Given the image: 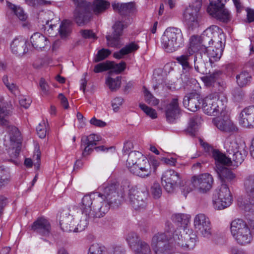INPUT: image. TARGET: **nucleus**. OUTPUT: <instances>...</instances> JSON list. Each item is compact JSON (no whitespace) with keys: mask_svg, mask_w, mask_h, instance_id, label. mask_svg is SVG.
I'll use <instances>...</instances> for the list:
<instances>
[{"mask_svg":"<svg viewBox=\"0 0 254 254\" xmlns=\"http://www.w3.org/2000/svg\"><path fill=\"white\" fill-rule=\"evenodd\" d=\"M127 201L135 210L144 208L146 206V194L135 189L129 190Z\"/></svg>","mask_w":254,"mask_h":254,"instance_id":"obj_14","label":"nucleus"},{"mask_svg":"<svg viewBox=\"0 0 254 254\" xmlns=\"http://www.w3.org/2000/svg\"><path fill=\"white\" fill-rule=\"evenodd\" d=\"M193 62L195 70L197 72L204 74L206 71V69L205 68L204 62L202 60L197 61V57L195 56L193 57Z\"/></svg>","mask_w":254,"mask_h":254,"instance_id":"obj_57","label":"nucleus"},{"mask_svg":"<svg viewBox=\"0 0 254 254\" xmlns=\"http://www.w3.org/2000/svg\"><path fill=\"white\" fill-rule=\"evenodd\" d=\"M144 93L145 101L148 104L152 106H155L158 104L159 100L154 97L146 88H144Z\"/></svg>","mask_w":254,"mask_h":254,"instance_id":"obj_54","label":"nucleus"},{"mask_svg":"<svg viewBox=\"0 0 254 254\" xmlns=\"http://www.w3.org/2000/svg\"><path fill=\"white\" fill-rule=\"evenodd\" d=\"M80 33L82 37L84 38L91 39H97V37L95 33L91 30H83L81 31Z\"/></svg>","mask_w":254,"mask_h":254,"instance_id":"obj_64","label":"nucleus"},{"mask_svg":"<svg viewBox=\"0 0 254 254\" xmlns=\"http://www.w3.org/2000/svg\"><path fill=\"white\" fill-rule=\"evenodd\" d=\"M2 80L3 84L8 89V90L11 93L15 94L16 92L18 91L17 86L13 82H12L11 80H9L8 77L7 75H4L2 77Z\"/></svg>","mask_w":254,"mask_h":254,"instance_id":"obj_51","label":"nucleus"},{"mask_svg":"<svg viewBox=\"0 0 254 254\" xmlns=\"http://www.w3.org/2000/svg\"><path fill=\"white\" fill-rule=\"evenodd\" d=\"M106 84L112 91H116L121 87V77L117 76L116 78L108 77L106 79Z\"/></svg>","mask_w":254,"mask_h":254,"instance_id":"obj_38","label":"nucleus"},{"mask_svg":"<svg viewBox=\"0 0 254 254\" xmlns=\"http://www.w3.org/2000/svg\"><path fill=\"white\" fill-rule=\"evenodd\" d=\"M204 50L208 53V57L211 62L218 61L220 59L222 55L223 48L210 46L207 48L204 47Z\"/></svg>","mask_w":254,"mask_h":254,"instance_id":"obj_31","label":"nucleus"},{"mask_svg":"<svg viewBox=\"0 0 254 254\" xmlns=\"http://www.w3.org/2000/svg\"><path fill=\"white\" fill-rule=\"evenodd\" d=\"M88 254H106V249L100 244H93L90 246Z\"/></svg>","mask_w":254,"mask_h":254,"instance_id":"obj_50","label":"nucleus"},{"mask_svg":"<svg viewBox=\"0 0 254 254\" xmlns=\"http://www.w3.org/2000/svg\"><path fill=\"white\" fill-rule=\"evenodd\" d=\"M227 100L221 95L219 97L210 95L206 97L202 102V109L204 112L210 116H217L225 114Z\"/></svg>","mask_w":254,"mask_h":254,"instance_id":"obj_7","label":"nucleus"},{"mask_svg":"<svg viewBox=\"0 0 254 254\" xmlns=\"http://www.w3.org/2000/svg\"><path fill=\"white\" fill-rule=\"evenodd\" d=\"M10 180L9 170L7 168L0 166V188L7 185Z\"/></svg>","mask_w":254,"mask_h":254,"instance_id":"obj_36","label":"nucleus"},{"mask_svg":"<svg viewBox=\"0 0 254 254\" xmlns=\"http://www.w3.org/2000/svg\"><path fill=\"white\" fill-rule=\"evenodd\" d=\"M110 64L109 63L108 61L105 63H102L97 64L94 67V71L95 73H99L103 71L107 70L109 69Z\"/></svg>","mask_w":254,"mask_h":254,"instance_id":"obj_60","label":"nucleus"},{"mask_svg":"<svg viewBox=\"0 0 254 254\" xmlns=\"http://www.w3.org/2000/svg\"><path fill=\"white\" fill-rule=\"evenodd\" d=\"M121 36L114 35L113 33V36L107 35L106 38L107 41V45L109 47L113 48H120L121 45Z\"/></svg>","mask_w":254,"mask_h":254,"instance_id":"obj_46","label":"nucleus"},{"mask_svg":"<svg viewBox=\"0 0 254 254\" xmlns=\"http://www.w3.org/2000/svg\"><path fill=\"white\" fill-rule=\"evenodd\" d=\"M201 6V0H195L187 7L183 13V20L190 29H193L199 25L198 12Z\"/></svg>","mask_w":254,"mask_h":254,"instance_id":"obj_10","label":"nucleus"},{"mask_svg":"<svg viewBox=\"0 0 254 254\" xmlns=\"http://www.w3.org/2000/svg\"><path fill=\"white\" fill-rule=\"evenodd\" d=\"M7 132L9 133L10 140L13 142H16L20 140V133L18 128L13 126H6Z\"/></svg>","mask_w":254,"mask_h":254,"instance_id":"obj_47","label":"nucleus"},{"mask_svg":"<svg viewBox=\"0 0 254 254\" xmlns=\"http://www.w3.org/2000/svg\"><path fill=\"white\" fill-rule=\"evenodd\" d=\"M7 6L12 10L20 20H26L27 18V16L21 7L16 6L10 2L7 3Z\"/></svg>","mask_w":254,"mask_h":254,"instance_id":"obj_45","label":"nucleus"},{"mask_svg":"<svg viewBox=\"0 0 254 254\" xmlns=\"http://www.w3.org/2000/svg\"><path fill=\"white\" fill-rule=\"evenodd\" d=\"M159 165V162L154 157H150L149 159H144L135 168H132L133 174L141 178L150 176L152 172H155Z\"/></svg>","mask_w":254,"mask_h":254,"instance_id":"obj_11","label":"nucleus"},{"mask_svg":"<svg viewBox=\"0 0 254 254\" xmlns=\"http://www.w3.org/2000/svg\"><path fill=\"white\" fill-rule=\"evenodd\" d=\"M112 7L115 11L123 16H126L133 12L135 9V5L133 2L125 3H113Z\"/></svg>","mask_w":254,"mask_h":254,"instance_id":"obj_26","label":"nucleus"},{"mask_svg":"<svg viewBox=\"0 0 254 254\" xmlns=\"http://www.w3.org/2000/svg\"><path fill=\"white\" fill-rule=\"evenodd\" d=\"M216 167L217 169L218 173L221 179L222 184H225L226 182H231L235 179L236 177L232 171L225 167L227 164L215 161Z\"/></svg>","mask_w":254,"mask_h":254,"instance_id":"obj_23","label":"nucleus"},{"mask_svg":"<svg viewBox=\"0 0 254 254\" xmlns=\"http://www.w3.org/2000/svg\"><path fill=\"white\" fill-rule=\"evenodd\" d=\"M111 54L109 49L103 48L98 51L94 59L95 62H99L107 58Z\"/></svg>","mask_w":254,"mask_h":254,"instance_id":"obj_55","label":"nucleus"},{"mask_svg":"<svg viewBox=\"0 0 254 254\" xmlns=\"http://www.w3.org/2000/svg\"><path fill=\"white\" fill-rule=\"evenodd\" d=\"M91 5L84 7L75 8L73 11V18L78 25L81 26L87 23L91 18Z\"/></svg>","mask_w":254,"mask_h":254,"instance_id":"obj_19","label":"nucleus"},{"mask_svg":"<svg viewBox=\"0 0 254 254\" xmlns=\"http://www.w3.org/2000/svg\"><path fill=\"white\" fill-rule=\"evenodd\" d=\"M180 113L177 98H173L165 108V115L167 121L172 122Z\"/></svg>","mask_w":254,"mask_h":254,"instance_id":"obj_22","label":"nucleus"},{"mask_svg":"<svg viewBox=\"0 0 254 254\" xmlns=\"http://www.w3.org/2000/svg\"><path fill=\"white\" fill-rule=\"evenodd\" d=\"M71 31V21L68 20H64L59 28V33L62 38H65Z\"/></svg>","mask_w":254,"mask_h":254,"instance_id":"obj_43","label":"nucleus"},{"mask_svg":"<svg viewBox=\"0 0 254 254\" xmlns=\"http://www.w3.org/2000/svg\"><path fill=\"white\" fill-rule=\"evenodd\" d=\"M109 69H111L110 72H115L120 73L123 71L126 67V64L125 62H121L119 64H116L114 62H109Z\"/></svg>","mask_w":254,"mask_h":254,"instance_id":"obj_49","label":"nucleus"},{"mask_svg":"<svg viewBox=\"0 0 254 254\" xmlns=\"http://www.w3.org/2000/svg\"><path fill=\"white\" fill-rule=\"evenodd\" d=\"M201 119L198 115L194 116L190 119L188 131L191 135H195L198 126L200 124Z\"/></svg>","mask_w":254,"mask_h":254,"instance_id":"obj_34","label":"nucleus"},{"mask_svg":"<svg viewBox=\"0 0 254 254\" xmlns=\"http://www.w3.org/2000/svg\"><path fill=\"white\" fill-rule=\"evenodd\" d=\"M31 229L37 234L48 237L51 233L50 223L46 219L41 217L37 219L32 225Z\"/></svg>","mask_w":254,"mask_h":254,"instance_id":"obj_18","label":"nucleus"},{"mask_svg":"<svg viewBox=\"0 0 254 254\" xmlns=\"http://www.w3.org/2000/svg\"><path fill=\"white\" fill-rule=\"evenodd\" d=\"M139 107L147 116L149 117L152 119L157 118V114L155 110L147 106L144 104H140Z\"/></svg>","mask_w":254,"mask_h":254,"instance_id":"obj_52","label":"nucleus"},{"mask_svg":"<svg viewBox=\"0 0 254 254\" xmlns=\"http://www.w3.org/2000/svg\"><path fill=\"white\" fill-rule=\"evenodd\" d=\"M232 200V197L227 185L222 184L213 195V207L216 210L223 209L231 205Z\"/></svg>","mask_w":254,"mask_h":254,"instance_id":"obj_9","label":"nucleus"},{"mask_svg":"<svg viewBox=\"0 0 254 254\" xmlns=\"http://www.w3.org/2000/svg\"><path fill=\"white\" fill-rule=\"evenodd\" d=\"M146 157L139 151H131L129 153L128 158L127 160V166L130 172L132 168H135Z\"/></svg>","mask_w":254,"mask_h":254,"instance_id":"obj_25","label":"nucleus"},{"mask_svg":"<svg viewBox=\"0 0 254 254\" xmlns=\"http://www.w3.org/2000/svg\"><path fill=\"white\" fill-rule=\"evenodd\" d=\"M124 99L120 97H116L112 101V106L114 111H118L119 107L122 105Z\"/></svg>","mask_w":254,"mask_h":254,"instance_id":"obj_63","label":"nucleus"},{"mask_svg":"<svg viewBox=\"0 0 254 254\" xmlns=\"http://www.w3.org/2000/svg\"><path fill=\"white\" fill-rule=\"evenodd\" d=\"M201 40L202 45L205 48L211 46V45H214L215 47L223 48L224 35L219 27L211 25L203 31Z\"/></svg>","mask_w":254,"mask_h":254,"instance_id":"obj_8","label":"nucleus"},{"mask_svg":"<svg viewBox=\"0 0 254 254\" xmlns=\"http://www.w3.org/2000/svg\"><path fill=\"white\" fill-rule=\"evenodd\" d=\"M224 148L226 150L228 156L217 150H213L212 155L215 161L227 164V166L232 165L233 161L235 163V165L241 164L248 154L244 143L233 142L230 139H226L225 141Z\"/></svg>","mask_w":254,"mask_h":254,"instance_id":"obj_3","label":"nucleus"},{"mask_svg":"<svg viewBox=\"0 0 254 254\" xmlns=\"http://www.w3.org/2000/svg\"><path fill=\"white\" fill-rule=\"evenodd\" d=\"M193 223L195 229L204 237L209 238L211 236V222L204 214H197L194 218Z\"/></svg>","mask_w":254,"mask_h":254,"instance_id":"obj_13","label":"nucleus"},{"mask_svg":"<svg viewBox=\"0 0 254 254\" xmlns=\"http://www.w3.org/2000/svg\"><path fill=\"white\" fill-rule=\"evenodd\" d=\"M179 174L173 170L166 171L162 175V182H165L164 184L165 190L168 192H172L178 185L180 181Z\"/></svg>","mask_w":254,"mask_h":254,"instance_id":"obj_15","label":"nucleus"},{"mask_svg":"<svg viewBox=\"0 0 254 254\" xmlns=\"http://www.w3.org/2000/svg\"><path fill=\"white\" fill-rule=\"evenodd\" d=\"M244 188L248 197L254 198V175L247 176L245 179Z\"/></svg>","mask_w":254,"mask_h":254,"instance_id":"obj_32","label":"nucleus"},{"mask_svg":"<svg viewBox=\"0 0 254 254\" xmlns=\"http://www.w3.org/2000/svg\"><path fill=\"white\" fill-rule=\"evenodd\" d=\"M236 78L238 85L241 87H243L251 82L252 76L248 72L243 71L237 74Z\"/></svg>","mask_w":254,"mask_h":254,"instance_id":"obj_33","label":"nucleus"},{"mask_svg":"<svg viewBox=\"0 0 254 254\" xmlns=\"http://www.w3.org/2000/svg\"><path fill=\"white\" fill-rule=\"evenodd\" d=\"M131 22L130 18L128 17L125 18V20L118 21L113 26L114 35L121 36L123 34V30L126 28Z\"/></svg>","mask_w":254,"mask_h":254,"instance_id":"obj_30","label":"nucleus"},{"mask_svg":"<svg viewBox=\"0 0 254 254\" xmlns=\"http://www.w3.org/2000/svg\"><path fill=\"white\" fill-rule=\"evenodd\" d=\"M47 126L44 121L41 122L36 127L38 135L41 138L45 137L47 134Z\"/></svg>","mask_w":254,"mask_h":254,"instance_id":"obj_56","label":"nucleus"},{"mask_svg":"<svg viewBox=\"0 0 254 254\" xmlns=\"http://www.w3.org/2000/svg\"><path fill=\"white\" fill-rule=\"evenodd\" d=\"M161 42L166 52L176 51L184 45V39L181 30L176 27L167 28L162 36Z\"/></svg>","mask_w":254,"mask_h":254,"instance_id":"obj_5","label":"nucleus"},{"mask_svg":"<svg viewBox=\"0 0 254 254\" xmlns=\"http://www.w3.org/2000/svg\"><path fill=\"white\" fill-rule=\"evenodd\" d=\"M126 241L130 248L134 249L138 244L139 241H142L136 233L131 232L128 233L126 236Z\"/></svg>","mask_w":254,"mask_h":254,"instance_id":"obj_44","label":"nucleus"},{"mask_svg":"<svg viewBox=\"0 0 254 254\" xmlns=\"http://www.w3.org/2000/svg\"><path fill=\"white\" fill-rule=\"evenodd\" d=\"M128 188L129 183L127 182H123L121 185L112 184L104 188L103 193L96 192L84 195L79 205L82 214L81 220L79 222L75 221L68 210H64L59 219L61 229L67 232L83 231L90 220L103 217L110 207L118 206L120 198L124 197Z\"/></svg>","mask_w":254,"mask_h":254,"instance_id":"obj_1","label":"nucleus"},{"mask_svg":"<svg viewBox=\"0 0 254 254\" xmlns=\"http://www.w3.org/2000/svg\"><path fill=\"white\" fill-rule=\"evenodd\" d=\"M57 27V24H55L52 20H51L46 21V24L43 25L42 29H44L45 33L52 35L53 31Z\"/></svg>","mask_w":254,"mask_h":254,"instance_id":"obj_58","label":"nucleus"},{"mask_svg":"<svg viewBox=\"0 0 254 254\" xmlns=\"http://www.w3.org/2000/svg\"><path fill=\"white\" fill-rule=\"evenodd\" d=\"M139 48L138 45L134 42H131L122 48L119 52L114 53V57L118 59H121L126 55L136 51Z\"/></svg>","mask_w":254,"mask_h":254,"instance_id":"obj_28","label":"nucleus"},{"mask_svg":"<svg viewBox=\"0 0 254 254\" xmlns=\"http://www.w3.org/2000/svg\"><path fill=\"white\" fill-rule=\"evenodd\" d=\"M232 95L234 101L235 102H240L244 99L245 94L242 89L237 88L233 90Z\"/></svg>","mask_w":254,"mask_h":254,"instance_id":"obj_59","label":"nucleus"},{"mask_svg":"<svg viewBox=\"0 0 254 254\" xmlns=\"http://www.w3.org/2000/svg\"><path fill=\"white\" fill-rule=\"evenodd\" d=\"M203 48L204 49V46L202 44L201 36L200 37L195 35L192 36L190 39V46L188 52L192 53V55H194L195 53L202 50Z\"/></svg>","mask_w":254,"mask_h":254,"instance_id":"obj_27","label":"nucleus"},{"mask_svg":"<svg viewBox=\"0 0 254 254\" xmlns=\"http://www.w3.org/2000/svg\"><path fill=\"white\" fill-rule=\"evenodd\" d=\"M223 74L221 71H216L204 77V82L207 86H212L221 78Z\"/></svg>","mask_w":254,"mask_h":254,"instance_id":"obj_41","label":"nucleus"},{"mask_svg":"<svg viewBox=\"0 0 254 254\" xmlns=\"http://www.w3.org/2000/svg\"><path fill=\"white\" fill-rule=\"evenodd\" d=\"M200 104L199 95L196 93H191L184 98V106L192 112L197 111L199 108Z\"/></svg>","mask_w":254,"mask_h":254,"instance_id":"obj_21","label":"nucleus"},{"mask_svg":"<svg viewBox=\"0 0 254 254\" xmlns=\"http://www.w3.org/2000/svg\"><path fill=\"white\" fill-rule=\"evenodd\" d=\"M172 220L179 226L185 227L190 222V217L186 214H176L172 216Z\"/></svg>","mask_w":254,"mask_h":254,"instance_id":"obj_37","label":"nucleus"},{"mask_svg":"<svg viewBox=\"0 0 254 254\" xmlns=\"http://www.w3.org/2000/svg\"><path fill=\"white\" fill-rule=\"evenodd\" d=\"M100 136L95 134H91L89 136H83L81 140V147L85 145L86 144L91 145L92 147H94L97 144V142L99 141Z\"/></svg>","mask_w":254,"mask_h":254,"instance_id":"obj_42","label":"nucleus"},{"mask_svg":"<svg viewBox=\"0 0 254 254\" xmlns=\"http://www.w3.org/2000/svg\"><path fill=\"white\" fill-rule=\"evenodd\" d=\"M195 56V55H192V53L187 52L186 53L177 57L176 60L182 65L183 69L187 71L191 68L190 64V61L193 60V57Z\"/></svg>","mask_w":254,"mask_h":254,"instance_id":"obj_29","label":"nucleus"},{"mask_svg":"<svg viewBox=\"0 0 254 254\" xmlns=\"http://www.w3.org/2000/svg\"><path fill=\"white\" fill-rule=\"evenodd\" d=\"M27 40L22 37L16 38L10 44L12 53L18 56H22L28 52L27 47Z\"/></svg>","mask_w":254,"mask_h":254,"instance_id":"obj_20","label":"nucleus"},{"mask_svg":"<svg viewBox=\"0 0 254 254\" xmlns=\"http://www.w3.org/2000/svg\"><path fill=\"white\" fill-rule=\"evenodd\" d=\"M221 117H217L213 120L214 125L221 131L226 132H233L237 130V127L225 114H221Z\"/></svg>","mask_w":254,"mask_h":254,"instance_id":"obj_16","label":"nucleus"},{"mask_svg":"<svg viewBox=\"0 0 254 254\" xmlns=\"http://www.w3.org/2000/svg\"><path fill=\"white\" fill-rule=\"evenodd\" d=\"M191 183L200 192H206L211 188L213 179L210 174L204 173L193 176L191 178Z\"/></svg>","mask_w":254,"mask_h":254,"instance_id":"obj_12","label":"nucleus"},{"mask_svg":"<svg viewBox=\"0 0 254 254\" xmlns=\"http://www.w3.org/2000/svg\"><path fill=\"white\" fill-rule=\"evenodd\" d=\"M239 124L245 127H254V106L244 108L239 116Z\"/></svg>","mask_w":254,"mask_h":254,"instance_id":"obj_17","label":"nucleus"},{"mask_svg":"<svg viewBox=\"0 0 254 254\" xmlns=\"http://www.w3.org/2000/svg\"><path fill=\"white\" fill-rule=\"evenodd\" d=\"M39 86L43 95H47L49 93V86L44 78L40 79Z\"/></svg>","mask_w":254,"mask_h":254,"instance_id":"obj_61","label":"nucleus"},{"mask_svg":"<svg viewBox=\"0 0 254 254\" xmlns=\"http://www.w3.org/2000/svg\"><path fill=\"white\" fill-rule=\"evenodd\" d=\"M238 204L242 209L246 211L254 212V198L248 197L243 202L238 200Z\"/></svg>","mask_w":254,"mask_h":254,"instance_id":"obj_40","label":"nucleus"},{"mask_svg":"<svg viewBox=\"0 0 254 254\" xmlns=\"http://www.w3.org/2000/svg\"><path fill=\"white\" fill-rule=\"evenodd\" d=\"M133 250L135 254H152L149 244L143 241H139Z\"/></svg>","mask_w":254,"mask_h":254,"instance_id":"obj_35","label":"nucleus"},{"mask_svg":"<svg viewBox=\"0 0 254 254\" xmlns=\"http://www.w3.org/2000/svg\"><path fill=\"white\" fill-rule=\"evenodd\" d=\"M149 192L154 198H160L162 193V189L160 184L158 182H154L151 186Z\"/></svg>","mask_w":254,"mask_h":254,"instance_id":"obj_48","label":"nucleus"},{"mask_svg":"<svg viewBox=\"0 0 254 254\" xmlns=\"http://www.w3.org/2000/svg\"><path fill=\"white\" fill-rule=\"evenodd\" d=\"M8 111L5 108L0 107V126H8Z\"/></svg>","mask_w":254,"mask_h":254,"instance_id":"obj_53","label":"nucleus"},{"mask_svg":"<svg viewBox=\"0 0 254 254\" xmlns=\"http://www.w3.org/2000/svg\"><path fill=\"white\" fill-rule=\"evenodd\" d=\"M110 3L109 1L105 0H95L93 3V11L96 14H99L110 6Z\"/></svg>","mask_w":254,"mask_h":254,"instance_id":"obj_39","label":"nucleus"},{"mask_svg":"<svg viewBox=\"0 0 254 254\" xmlns=\"http://www.w3.org/2000/svg\"><path fill=\"white\" fill-rule=\"evenodd\" d=\"M30 42L32 46L38 50H42V49L48 47L50 44L49 39L43 34L38 32L31 36Z\"/></svg>","mask_w":254,"mask_h":254,"instance_id":"obj_24","label":"nucleus"},{"mask_svg":"<svg viewBox=\"0 0 254 254\" xmlns=\"http://www.w3.org/2000/svg\"><path fill=\"white\" fill-rule=\"evenodd\" d=\"M227 0H209L210 4L207 8V11L212 17L220 21L227 23L231 19V15L229 11L224 8ZM237 11L242 8L239 0H232Z\"/></svg>","mask_w":254,"mask_h":254,"instance_id":"obj_4","label":"nucleus"},{"mask_svg":"<svg viewBox=\"0 0 254 254\" xmlns=\"http://www.w3.org/2000/svg\"><path fill=\"white\" fill-rule=\"evenodd\" d=\"M230 230L233 238L240 245H248L253 240L250 228L246 222L242 219H237L232 221Z\"/></svg>","mask_w":254,"mask_h":254,"instance_id":"obj_6","label":"nucleus"},{"mask_svg":"<svg viewBox=\"0 0 254 254\" xmlns=\"http://www.w3.org/2000/svg\"><path fill=\"white\" fill-rule=\"evenodd\" d=\"M74 5L75 8H82L84 7L85 9L89 5H91V3L87 2L86 0H71Z\"/></svg>","mask_w":254,"mask_h":254,"instance_id":"obj_62","label":"nucleus"},{"mask_svg":"<svg viewBox=\"0 0 254 254\" xmlns=\"http://www.w3.org/2000/svg\"><path fill=\"white\" fill-rule=\"evenodd\" d=\"M168 228L164 232L158 233L152 238L151 246L155 254H171L178 248L184 250L193 249L196 243V235L191 233L183 234L180 229L173 232L171 223L166 224Z\"/></svg>","mask_w":254,"mask_h":254,"instance_id":"obj_2","label":"nucleus"}]
</instances>
